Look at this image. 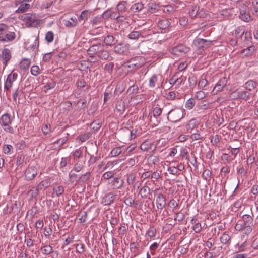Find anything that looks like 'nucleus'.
Masks as SVG:
<instances>
[{"mask_svg":"<svg viewBox=\"0 0 258 258\" xmlns=\"http://www.w3.org/2000/svg\"><path fill=\"white\" fill-rule=\"evenodd\" d=\"M253 218L247 214L243 215L242 219L236 223L235 229L237 231H243L246 234H249L252 230Z\"/></svg>","mask_w":258,"mask_h":258,"instance_id":"f257e3e1","label":"nucleus"},{"mask_svg":"<svg viewBox=\"0 0 258 258\" xmlns=\"http://www.w3.org/2000/svg\"><path fill=\"white\" fill-rule=\"evenodd\" d=\"M12 122V118L10 114L6 113L2 115L0 117V125L3 128L4 131L10 134L14 133V129L11 124Z\"/></svg>","mask_w":258,"mask_h":258,"instance_id":"f03ea898","label":"nucleus"},{"mask_svg":"<svg viewBox=\"0 0 258 258\" xmlns=\"http://www.w3.org/2000/svg\"><path fill=\"white\" fill-rule=\"evenodd\" d=\"M185 110L181 108L171 110L168 113V119L173 122H177L184 116Z\"/></svg>","mask_w":258,"mask_h":258,"instance_id":"7ed1b4c3","label":"nucleus"},{"mask_svg":"<svg viewBox=\"0 0 258 258\" xmlns=\"http://www.w3.org/2000/svg\"><path fill=\"white\" fill-rule=\"evenodd\" d=\"M239 17L245 22H249L251 20V16L249 13L248 8L245 5L241 6L240 9Z\"/></svg>","mask_w":258,"mask_h":258,"instance_id":"20e7f679","label":"nucleus"},{"mask_svg":"<svg viewBox=\"0 0 258 258\" xmlns=\"http://www.w3.org/2000/svg\"><path fill=\"white\" fill-rule=\"evenodd\" d=\"M210 44V42H208L204 39L198 38L194 41V46L198 50L199 53H202L204 48L208 46Z\"/></svg>","mask_w":258,"mask_h":258,"instance_id":"39448f33","label":"nucleus"},{"mask_svg":"<svg viewBox=\"0 0 258 258\" xmlns=\"http://www.w3.org/2000/svg\"><path fill=\"white\" fill-rule=\"evenodd\" d=\"M24 20L31 26H35L39 23V19L35 14L28 13L25 15Z\"/></svg>","mask_w":258,"mask_h":258,"instance_id":"423d86ee","label":"nucleus"},{"mask_svg":"<svg viewBox=\"0 0 258 258\" xmlns=\"http://www.w3.org/2000/svg\"><path fill=\"white\" fill-rule=\"evenodd\" d=\"M189 51V48L183 45L176 46L170 50L171 53L177 56H182Z\"/></svg>","mask_w":258,"mask_h":258,"instance_id":"0eeeda50","label":"nucleus"},{"mask_svg":"<svg viewBox=\"0 0 258 258\" xmlns=\"http://www.w3.org/2000/svg\"><path fill=\"white\" fill-rule=\"evenodd\" d=\"M16 34L14 32L9 31V29L0 36V41L4 42H8L15 39Z\"/></svg>","mask_w":258,"mask_h":258,"instance_id":"6e6552de","label":"nucleus"},{"mask_svg":"<svg viewBox=\"0 0 258 258\" xmlns=\"http://www.w3.org/2000/svg\"><path fill=\"white\" fill-rule=\"evenodd\" d=\"M227 82V79L226 77L221 78L214 87L213 92L214 93H217L218 92L222 91Z\"/></svg>","mask_w":258,"mask_h":258,"instance_id":"1a4fd4ad","label":"nucleus"},{"mask_svg":"<svg viewBox=\"0 0 258 258\" xmlns=\"http://www.w3.org/2000/svg\"><path fill=\"white\" fill-rule=\"evenodd\" d=\"M37 174V169L35 167H28L25 171V176L28 180L33 179Z\"/></svg>","mask_w":258,"mask_h":258,"instance_id":"9d476101","label":"nucleus"},{"mask_svg":"<svg viewBox=\"0 0 258 258\" xmlns=\"http://www.w3.org/2000/svg\"><path fill=\"white\" fill-rule=\"evenodd\" d=\"M157 207L158 209L162 210L166 205V199L165 197L161 193L157 195L156 199Z\"/></svg>","mask_w":258,"mask_h":258,"instance_id":"9b49d317","label":"nucleus"},{"mask_svg":"<svg viewBox=\"0 0 258 258\" xmlns=\"http://www.w3.org/2000/svg\"><path fill=\"white\" fill-rule=\"evenodd\" d=\"M1 57L3 60V63L4 66V67H5L12 57L10 50L8 48L4 49L2 51Z\"/></svg>","mask_w":258,"mask_h":258,"instance_id":"f8f14e48","label":"nucleus"},{"mask_svg":"<svg viewBox=\"0 0 258 258\" xmlns=\"http://www.w3.org/2000/svg\"><path fill=\"white\" fill-rule=\"evenodd\" d=\"M16 5H19L18 9L16 10V13H21L27 11L30 7V5L27 3H21L19 0L16 2Z\"/></svg>","mask_w":258,"mask_h":258,"instance_id":"ddd939ff","label":"nucleus"},{"mask_svg":"<svg viewBox=\"0 0 258 258\" xmlns=\"http://www.w3.org/2000/svg\"><path fill=\"white\" fill-rule=\"evenodd\" d=\"M140 148L144 151H151L154 149L155 146L153 142L146 140L141 144Z\"/></svg>","mask_w":258,"mask_h":258,"instance_id":"4468645a","label":"nucleus"},{"mask_svg":"<svg viewBox=\"0 0 258 258\" xmlns=\"http://www.w3.org/2000/svg\"><path fill=\"white\" fill-rule=\"evenodd\" d=\"M63 23L67 27L72 28L77 26L78 21L76 17H72L68 19H64Z\"/></svg>","mask_w":258,"mask_h":258,"instance_id":"2eb2a0df","label":"nucleus"},{"mask_svg":"<svg viewBox=\"0 0 258 258\" xmlns=\"http://www.w3.org/2000/svg\"><path fill=\"white\" fill-rule=\"evenodd\" d=\"M162 113V109L159 107H155L153 111V118L156 119V122L153 123V125L157 126L161 121L159 116Z\"/></svg>","mask_w":258,"mask_h":258,"instance_id":"dca6fc26","label":"nucleus"},{"mask_svg":"<svg viewBox=\"0 0 258 258\" xmlns=\"http://www.w3.org/2000/svg\"><path fill=\"white\" fill-rule=\"evenodd\" d=\"M102 17L105 19L111 18L115 19L119 17V14L117 12H112L110 10H107L103 13Z\"/></svg>","mask_w":258,"mask_h":258,"instance_id":"f3484780","label":"nucleus"},{"mask_svg":"<svg viewBox=\"0 0 258 258\" xmlns=\"http://www.w3.org/2000/svg\"><path fill=\"white\" fill-rule=\"evenodd\" d=\"M114 50L117 54H122L126 51L127 48L124 44L119 43L114 46Z\"/></svg>","mask_w":258,"mask_h":258,"instance_id":"a211bd4d","label":"nucleus"},{"mask_svg":"<svg viewBox=\"0 0 258 258\" xmlns=\"http://www.w3.org/2000/svg\"><path fill=\"white\" fill-rule=\"evenodd\" d=\"M102 45L101 44H96L91 46L87 50L89 55L92 56L95 54L98 55Z\"/></svg>","mask_w":258,"mask_h":258,"instance_id":"6ab92c4d","label":"nucleus"},{"mask_svg":"<svg viewBox=\"0 0 258 258\" xmlns=\"http://www.w3.org/2000/svg\"><path fill=\"white\" fill-rule=\"evenodd\" d=\"M125 109V104L123 101L120 100L117 101L115 111L117 112L119 115H121L123 113Z\"/></svg>","mask_w":258,"mask_h":258,"instance_id":"aec40b11","label":"nucleus"},{"mask_svg":"<svg viewBox=\"0 0 258 258\" xmlns=\"http://www.w3.org/2000/svg\"><path fill=\"white\" fill-rule=\"evenodd\" d=\"M199 121L196 119L193 118L189 120L186 124V127L187 131H192L199 124Z\"/></svg>","mask_w":258,"mask_h":258,"instance_id":"412c9836","label":"nucleus"},{"mask_svg":"<svg viewBox=\"0 0 258 258\" xmlns=\"http://www.w3.org/2000/svg\"><path fill=\"white\" fill-rule=\"evenodd\" d=\"M258 84L256 81L250 80L246 82L244 84V87L245 89L249 91H251L253 89L256 88Z\"/></svg>","mask_w":258,"mask_h":258,"instance_id":"4be33fe9","label":"nucleus"},{"mask_svg":"<svg viewBox=\"0 0 258 258\" xmlns=\"http://www.w3.org/2000/svg\"><path fill=\"white\" fill-rule=\"evenodd\" d=\"M127 4V2L125 1H122L118 3L116 6V9L118 12V14H119V13H123L126 11Z\"/></svg>","mask_w":258,"mask_h":258,"instance_id":"5701e85b","label":"nucleus"},{"mask_svg":"<svg viewBox=\"0 0 258 258\" xmlns=\"http://www.w3.org/2000/svg\"><path fill=\"white\" fill-rule=\"evenodd\" d=\"M31 60L29 58H23L20 63V68L23 70H27L31 64Z\"/></svg>","mask_w":258,"mask_h":258,"instance_id":"b1692460","label":"nucleus"},{"mask_svg":"<svg viewBox=\"0 0 258 258\" xmlns=\"http://www.w3.org/2000/svg\"><path fill=\"white\" fill-rule=\"evenodd\" d=\"M191 224L193 225L192 229L196 233H200L202 230V226L197 220L192 219L191 221Z\"/></svg>","mask_w":258,"mask_h":258,"instance_id":"393cba45","label":"nucleus"},{"mask_svg":"<svg viewBox=\"0 0 258 258\" xmlns=\"http://www.w3.org/2000/svg\"><path fill=\"white\" fill-rule=\"evenodd\" d=\"M159 9V6L155 3H149L147 6V10L151 13H155Z\"/></svg>","mask_w":258,"mask_h":258,"instance_id":"a878e982","label":"nucleus"},{"mask_svg":"<svg viewBox=\"0 0 258 258\" xmlns=\"http://www.w3.org/2000/svg\"><path fill=\"white\" fill-rule=\"evenodd\" d=\"M255 51V48L254 46L251 45L248 47L246 49H243L242 51V54L244 55L245 56H248L251 55Z\"/></svg>","mask_w":258,"mask_h":258,"instance_id":"bb28decb","label":"nucleus"},{"mask_svg":"<svg viewBox=\"0 0 258 258\" xmlns=\"http://www.w3.org/2000/svg\"><path fill=\"white\" fill-rule=\"evenodd\" d=\"M128 37L131 40H136L142 37V33L140 31H133L129 34Z\"/></svg>","mask_w":258,"mask_h":258,"instance_id":"cd10ccee","label":"nucleus"},{"mask_svg":"<svg viewBox=\"0 0 258 258\" xmlns=\"http://www.w3.org/2000/svg\"><path fill=\"white\" fill-rule=\"evenodd\" d=\"M140 194L142 198H146L150 195V189L148 186L144 185L140 189Z\"/></svg>","mask_w":258,"mask_h":258,"instance_id":"c85d7f7f","label":"nucleus"},{"mask_svg":"<svg viewBox=\"0 0 258 258\" xmlns=\"http://www.w3.org/2000/svg\"><path fill=\"white\" fill-rule=\"evenodd\" d=\"M143 8L144 5L142 3H136L131 6V10L133 12L136 13L141 11Z\"/></svg>","mask_w":258,"mask_h":258,"instance_id":"c756f323","label":"nucleus"},{"mask_svg":"<svg viewBox=\"0 0 258 258\" xmlns=\"http://www.w3.org/2000/svg\"><path fill=\"white\" fill-rule=\"evenodd\" d=\"M170 25V22L167 19H163L158 22V26L161 29H165Z\"/></svg>","mask_w":258,"mask_h":258,"instance_id":"7c9ffc66","label":"nucleus"},{"mask_svg":"<svg viewBox=\"0 0 258 258\" xmlns=\"http://www.w3.org/2000/svg\"><path fill=\"white\" fill-rule=\"evenodd\" d=\"M97 56L101 59H107L109 57V53L107 51L104 49L103 46L102 45Z\"/></svg>","mask_w":258,"mask_h":258,"instance_id":"2f4dec72","label":"nucleus"},{"mask_svg":"<svg viewBox=\"0 0 258 258\" xmlns=\"http://www.w3.org/2000/svg\"><path fill=\"white\" fill-rule=\"evenodd\" d=\"M158 81V76L157 75H153L149 80V86L150 88H154Z\"/></svg>","mask_w":258,"mask_h":258,"instance_id":"473e14b6","label":"nucleus"},{"mask_svg":"<svg viewBox=\"0 0 258 258\" xmlns=\"http://www.w3.org/2000/svg\"><path fill=\"white\" fill-rule=\"evenodd\" d=\"M239 99L247 100L250 99L251 93L247 91L239 90Z\"/></svg>","mask_w":258,"mask_h":258,"instance_id":"72a5a7b5","label":"nucleus"},{"mask_svg":"<svg viewBox=\"0 0 258 258\" xmlns=\"http://www.w3.org/2000/svg\"><path fill=\"white\" fill-rule=\"evenodd\" d=\"M104 42L107 45H108V46H112V45L115 44L114 38L112 35H107V36H106L104 38Z\"/></svg>","mask_w":258,"mask_h":258,"instance_id":"f704fd0d","label":"nucleus"},{"mask_svg":"<svg viewBox=\"0 0 258 258\" xmlns=\"http://www.w3.org/2000/svg\"><path fill=\"white\" fill-rule=\"evenodd\" d=\"M64 192V188L62 186H58L56 187L53 188L52 195H55L56 197H59Z\"/></svg>","mask_w":258,"mask_h":258,"instance_id":"c9c22d12","label":"nucleus"},{"mask_svg":"<svg viewBox=\"0 0 258 258\" xmlns=\"http://www.w3.org/2000/svg\"><path fill=\"white\" fill-rule=\"evenodd\" d=\"M54 38V35L52 31H49L45 34V39L48 43L53 42Z\"/></svg>","mask_w":258,"mask_h":258,"instance_id":"e433bc0d","label":"nucleus"},{"mask_svg":"<svg viewBox=\"0 0 258 258\" xmlns=\"http://www.w3.org/2000/svg\"><path fill=\"white\" fill-rule=\"evenodd\" d=\"M196 104V101L194 98H190L188 99L185 103V107L189 110L193 108Z\"/></svg>","mask_w":258,"mask_h":258,"instance_id":"4c0bfd02","label":"nucleus"},{"mask_svg":"<svg viewBox=\"0 0 258 258\" xmlns=\"http://www.w3.org/2000/svg\"><path fill=\"white\" fill-rule=\"evenodd\" d=\"M208 83V81L204 76H202L198 83V88L203 89Z\"/></svg>","mask_w":258,"mask_h":258,"instance_id":"58836bf2","label":"nucleus"},{"mask_svg":"<svg viewBox=\"0 0 258 258\" xmlns=\"http://www.w3.org/2000/svg\"><path fill=\"white\" fill-rule=\"evenodd\" d=\"M41 251L43 254L48 255L52 252V248L49 245H46L41 248Z\"/></svg>","mask_w":258,"mask_h":258,"instance_id":"ea45409f","label":"nucleus"},{"mask_svg":"<svg viewBox=\"0 0 258 258\" xmlns=\"http://www.w3.org/2000/svg\"><path fill=\"white\" fill-rule=\"evenodd\" d=\"M139 58L137 57L136 58L132 59L129 62L127 67L128 68H132L134 69V67L136 68H139L141 67V64L140 63H136L135 61L136 59H138Z\"/></svg>","mask_w":258,"mask_h":258,"instance_id":"a19ab883","label":"nucleus"},{"mask_svg":"<svg viewBox=\"0 0 258 258\" xmlns=\"http://www.w3.org/2000/svg\"><path fill=\"white\" fill-rule=\"evenodd\" d=\"M91 176V172H87L82 175L79 178V181L83 183H86L89 179Z\"/></svg>","mask_w":258,"mask_h":258,"instance_id":"79ce46f5","label":"nucleus"},{"mask_svg":"<svg viewBox=\"0 0 258 258\" xmlns=\"http://www.w3.org/2000/svg\"><path fill=\"white\" fill-rule=\"evenodd\" d=\"M31 73L34 76H37L40 73V70L38 66L34 65L31 68Z\"/></svg>","mask_w":258,"mask_h":258,"instance_id":"37998d69","label":"nucleus"},{"mask_svg":"<svg viewBox=\"0 0 258 258\" xmlns=\"http://www.w3.org/2000/svg\"><path fill=\"white\" fill-rule=\"evenodd\" d=\"M115 199V196L112 193H109L105 196V200L107 204L109 205L112 203Z\"/></svg>","mask_w":258,"mask_h":258,"instance_id":"c03bdc74","label":"nucleus"},{"mask_svg":"<svg viewBox=\"0 0 258 258\" xmlns=\"http://www.w3.org/2000/svg\"><path fill=\"white\" fill-rule=\"evenodd\" d=\"M14 81V80L13 79H12L11 78V77H9V76H8L7 78L6 81L5 83V89H9L10 88H11Z\"/></svg>","mask_w":258,"mask_h":258,"instance_id":"a18cd8bd","label":"nucleus"},{"mask_svg":"<svg viewBox=\"0 0 258 258\" xmlns=\"http://www.w3.org/2000/svg\"><path fill=\"white\" fill-rule=\"evenodd\" d=\"M136 179V175L133 173H131L127 175V182L128 185L133 184Z\"/></svg>","mask_w":258,"mask_h":258,"instance_id":"49530a36","label":"nucleus"},{"mask_svg":"<svg viewBox=\"0 0 258 258\" xmlns=\"http://www.w3.org/2000/svg\"><path fill=\"white\" fill-rule=\"evenodd\" d=\"M230 240V236L229 235L226 233H224L220 237V241L223 244H227L229 242Z\"/></svg>","mask_w":258,"mask_h":258,"instance_id":"de8ad7c7","label":"nucleus"},{"mask_svg":"<svg viewBox=\"0 0 258 258\" xmlns=\"http://www.w3.org/2000/svg\"><path fill=\"white\" fill-rule=\"evenodd\" d=\"M39 46V37L37 36L34 40L33 44L28 47V50L29 51L34 50L37 48Z\"/></svg>","mask_w":258,"mask_h":258,"instance_id":"09e8293b","label":"nucleus"},{"mask_svg":"<svg viewBox=\"0 0 258 258\" xmlns=\"http://www.w3.org/2000/svg\"><path fill=\"white\" fill-rule=\"evenodd\" d=\"M156 230L154 227H150L147 231L146 234L149 237L152 238L155 236Z\"/></svg>","mask_w":258,"mask_h":258,"instance_id":"8fccbe9b","label":"nucleus"},{"mask_svg":"<svg viewBox=\"0 0 258 258\" xmlns=\"http://www.w3.org/2000/svg\"><path fill=\"white\" fill-rule=\"evenodd\" d=\"M244 33V29L243 27H238L235 30V35L237 38H242Z\"/></svg>","mask_w":258,"mask_h":258,"instance_id":"3c124183","label":"nucleus"},{"mask_svg":"<svg viewBox=\"0 0 258 258\" xmlns=\"http://www.w3.org/2000/svg\"><path fill=\"white\" fill-rule=\"evenodd\" d=\"M177 74L176 77V85L177 86H180L182 84H183L186 80V77L183 76H181L180 77L178 76V74Z\"/></svg>","mask_w":258,"mask_h":258,"instance_id":"603ef678","label":"nucleus"},{"mask_svg":"<svg viewBox=\"0 0 258 258\" xmlns=\"http://www.w3.org/2000/svg\"><path fill=\"white\" fill-rule=\"evenodd\" d=\"M13 150V147L11 145H5L3 147V151L6 154H11L12 153V150Z\"/></svg>","mask_w":258,"mask_h":258,"instance_id":"864d4df0","label":"nucleus"},{"mask_svg":"<svg viewBox=\"0 0 258 258\" xmlns=\"http://www.w3.org/2000/svg\"><path fill=\"white\" fill-rule=\"evenodd\" d=\"M159 247V243L154 242L150 246V250L151 254L153 255L155 254L156 250Z\"/></svg>","mask_w":258,"mask_h":258,"instance_id":"5fc2aeb1","label":"nucleus"},{"mask_svg":"<svg viewBox=\"0 0 258 258\" xmlns=\"http://www.w3.org/2000/svg\"><path fill=\"white\" fill-rule=\"evenodd\" d=\"M252 4L253 7V14L258 16V0H252Z\"/></svg>","mask_w":258,"mask_h":258,"instance_id":"6e6d98bb","label":"nucleus"},{"mask_svg":"<svg viewBox=\"0 0 258 258\" xmlns=\"http://www.w3.org/2000/svg\"><path fill=\"white\" fill-rule=\"evenodd\" d=\"M198 107L201 109H207L209 108V105L206 101H202L198 104Z\"/></svg>","mask_w":258,"mask_h":258,"instance_id":"4d7b16f0","label":"nucleus"},{"mask_svg":"<svg viewBox=\"0 0 258 258\" xmlns=\"http://www.w3.org/2000/svg\"><path fill=\"white\" fill-rule=\"evenodd\" d=\"M8 29V25L4 23H0V36H2Z\"/></svg>","mask_w":258,"mask_h":258,"instance_id":"13d9d810","label":"nucleus"},{"mask_svg":"<svg viewBox=\"0 0 258 258\" xmlns=\"http://www.w3.org/2000/svg\"><path fill=\"white\" fill-rule=\"evenodd\" d=\"M121 153V149L120 147H116L113 148L111 152V154L112 156L116 157L119 155Z\"/></svg>","mask_w":258,"mask_h":258,"instance_id":"bf43d9fd","label":"nucleus"},{"mask_svg":"<svg viewBox=\"0 0 258 258\" xmlns=\"http://www.w3.org/2000/svg\"><path fill=\"white\" fill-rule=\"evenodd\" d=\"M101 17L97 16L94 18L91 21L93 26L99 24L101 22Z\"/></svg>","mask_w":258,"mask_h":258,"instance_id":"052dcab7","label":"nucleus"},{"mask_svg":"<svg viewBox=\"0 0 258 258\" xmlns=\"http://www.w3.org/2000/svg\"><path fill=\"white\" fill-rule=\"evenodd\" d=\"M131 251L132 252V255H131L132 258L135 257L136 256L139 255L142 252L141 250L139 249V246H138L135 249L132 250Z\"/></svg>","mask_w":258,"mask_h":258,"instance_id":"680f3d73","label":"nucleus"},{"mask_svg":"<svg viewBox=\"0 0 258 258\" xmlns=\"http://www.w3.org/2000/svg\"><path fill=\"white\" fill-rule=\"evenodd\" d=\"M113 63L110 62L105 64L104 69L108 73L111 74L113 71Z\"/></svg>","mask_w":258,"mask_h":258,"instance_id":"e2e57ef3","label":"nucleus"},{"mask_svg":"<svg viewBox=\"0 0 258 258\" xmlns=\"http://www.w3.org/2000/svg\"><path fill=\"white\" fill-rule=\"evenodd\" d=\"M206 96V94L203 91H199L196 92L195 94V98L199 100H201L204 98Z\"/></svg>","mask_w":258,"mask_h":258,"instance_id":"0e129e2a","label":"nucleus"},{"mask_svg":"<svg viewBox=\"0 0 258 258\" xmlns=\"http://www.w3.org/2000/svg\"><path fill=\"white\" fill-rule=\"evenodd\" d=\"M77 252L82 253L85 251L84 245L83 244H76L75 245Z\"/></svg>","mask_w":258,"mask_h":258,"instance_id":"69168bd1","label":"nucleus"},{"mask_svg":"<svg viewBox=\"0 0 258 258\" xmlns=\"http://www.w3.org/2000/svg\"><path fill=\"white\" fill-rule=\"evenodd\" d=\"M90 136L89 134H85L83 135H81L77 137V139H78L81 143H83L86 141L89 138Z\"/></svg>","mask_w":258,"mask_h":258,"instance_id":"338daca9","label":"nucleus"},{"mask_svg":"<svg viewBox=\"0 0 258 258\" xmlns=\"http://www.w3.org/2000/svg\"><path fill=\"white\" fill-rule=\"evenodd\" d=\"M239 90H235L233 91L230 94V97L232 99H239Z\"/></svg>","mask_w":258,"mask_h":258,"instance_id":"774afa93","label":"nucleus"}]
</instances>
